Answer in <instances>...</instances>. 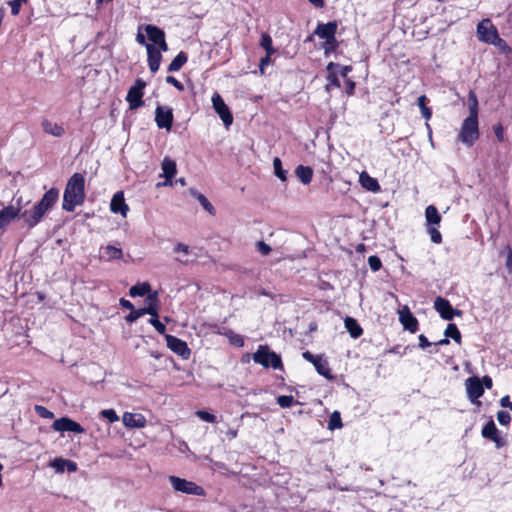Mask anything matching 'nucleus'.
Listing matches in <instances>:
<instances>
[{
  "label": "nucleus",
  "mask_w": 512,
  "mask_h": 512,
  "mask_svg": "<svg viewBox=\"0 0 512 512\" xmlns=\"http://www.w3.org/2000/svg\"><path fill=\"white\" fill-rule=\"evenodd\" d=\"M149 323L156 329L158 333H165L166 327L162 322L159 321L158 316H151Z\"/></svg>",
  "instance_id": "obj_46"
},
{
  "label": "nucleus",
  "mask_w": 512,
  "mask_h": 512,
  "mask_svg": "<svg viewBox=\"0 0 512 512\" xmlns=\"http://www.w3.org/2000/svg\"><path fill=\"white\" fill-rule=\"evenodd\" d=\"M295 174L303 184L307 185L312 180L313 170L308 166L299 165L295 169Z\"/></svg>",
  "instance_id": "obj_30"
},
{
  "label": "nucleus",
  "mask_w": 512,
  "mask_h": 512,
  "mask_svg": "<svg viewBox=\"0 0 512 512\" xmlns=\"http://www.w3.org/2000/svg\"><path fill=\"white\" fill-rule=\"evenodd\" d=\"M506 268L511 273L512 272V249L510 247L507 248V258H506Z\"/></svg>",
  "instance_id": "obj_58"
},
{
  "label": "nucleus",
  "mask_w": 512,
  "mask_h": 512,
  "mask_svg": "<svg viewBox=\"0 0 512 512\" xmlns=\"http://www.w3.org/2000/svg\"><path fill=\"white\" fill-rule=\"evenodd\" d=\"M52 428L58 432H74L77 434L85 432V429L79 423L68 417H61L55 420Z\"/></svg>",
  "instance_id": "obj_14"
},
{
  "label": "nucleus",
  "mask_w": 512,
  "mask_h": 512,
  "mask_svg": "<svg viewBox=\"0 0 512 512\" xmlns=\"http://www.w3.org/2000/svg\"><path fill=\"white\" fill-rule=\"evenodd\" d=\"M59 198V190L56 188H51L48 190L41 200L37 202L41 207L49 211L58 201Z\"/></svg>",
  "instance_id": "obj_24"
},
{
  "label": "nucleus",
  "mask_w": 512,
  "mask_h": 512,
  "mask_svg": "<svg viewBox=\"0 0 512 512\" xmlns=\"http://www.w3.org/2000/svg\"><path fill=\"white\" fill-rule=\"evenodd\" d=\"M444 336L447 338H452L456 343H461V333L457 326L453 323L447 325Z\"/></svg>",
  "instance_id": "obj_35"
},
{
  "label": "nucleus",
  "mask_w": 512,
  "mask_h": 512,
  "mask_svg": "<svg viewBox=\"0 0 512 512\" xmlns=\"http://www.w3.org/2000/svg\"><path fill=\"white\" fill-rule=\"evenodd\" d=\"M253 360L265 368L271 367L276 370L283 367L281 357L271 351L266 345L258 347L257 351L253 354Z\"/></svg>",
  "instance_id": "obj_3"
},
{
  "label": "nucleus",
  "mask_w": 512,
  "mask_h": 512,
  "mask_svg": "<svg viewBox=\"0 0 512 512\" xmlns=\"http://www.w3.org/2000/svg\"><path fill=\"white\" fill-rule=\"evenodd\" d=\"M155 122L160 129L170 130L173 124L172 109L163 106H157L155 110Z\"/></svg>",
  "instance_id": "obj_15"
},
{
  "label": "nucleus",
  "mask_w": 512,
  "mask_h": 512,
  "mask_svg": "<svg viewBox=\"0 0 512 512\" xmlns=\"http://www.w3.org/2000/svg\"><path fill=\"white\" fill-rule=\"evenodd\" d=\"M131 312L125 317V320L128 322V323H133L135 322L138 318L144 316V314L142 313V310L141 309H133V310H130Z\"/></svg>",
  "instance_id": "obj_50"
},
{
  "label": "nucleus",
  "mask_w": 512,
  "mask_h": 512,
  "mask_svg": "<svg viewBox=\"0 0 512 512\" xmlns=\"http://www.w3.org/2000/svg\"><path fill=\"white\" fill-rule=\"evenodd\" d=\"M101 417L107 419L110 423H114L119 420L118 415L113 409H105L100 412Z\"/></svg>",
  "instance_id": "obj_45"
},
{
  "label": "nucleus",
  "mask_w": 512,
  "mask_h": 512,
  "mask_svg": "<svg viewBox=\"0 0 512 512\" xmlns=\"http://www.w3.org/2000/svg\"><path fill=\"white\" fill-rule=\"evenodd\" d=\"M188 57L186 53L183 51L179 52L178 55L171 61V63L168 66L169 72H177L179 71L183 65L187 62Z\"/></svg>",
  "instance_id": "obj_32"
},
{
  "label": "nucleus",
  "mask_w": 512,
  "mask_h": 512,
  "mask_svg": "<svg viewBox=\"0 0 512 512\" xmlns=\"http://www.w3.org/2000/svg\"><path fill=\"white\" fill-rule=\"evenodd\" d=\"M336 69H338L339 71V74L343 77V78H347L348 74L351 72L352 70V67L351 66H340L338 65V67H336Z\"/></svg>",
  "instance_id": "obj_59"
},
{
  "label": "nucleus",
  "mask_w": 512,
  "mask_h": 512,
  "mask_svg": "<svg viewBox=\"0 0 512 512\" xmlns=\"http://www.w3.org/2000/svg\"><path fill=\"white\" fill-rule=\"evenodd\" d=\"M481 434L482 437L493 441L497 448H502L507 445L506 439L499 435V430L493 420L487 422L483 427Z\"/></svg>",
  "instance_id": "obj_16"
},
{
  "label": "nucleus",
  "mask_w": 512,
  "mask_h": 512,
  "mask_svg": "<svg viewBox=\"0 0 512 512\" xmlns=\"http://www.w3.org/2000/svg\"><path fill=\"white\" fill-rule=\"evenodd\" d=\"M123 424L129 428H143L146 425V419L142 414L125 412L122 417Z\"/></svg>",
  "instance_id": "obj_23"
},
{
  "label": "nucleus",
  "mask_w": 512,
  "mask_h": 512,
  "mask_svg": "<svg viewBox=\"0 0 512 512\" xmlns=\"http://www.w3.org/2000/svg\"><path fill=\"white\" fill-rule=\"evenodd\" d=\"M344 325L350 336L354 339L359 338L363 334V329L358 324V322L352 317H346L344 320Z\"/></svg>",
  "instance_id": "obj_29"
},
{
  "label": "nucleus",
  "mask_w": 512,
  "mask_h": 512,
  "mask_svg": "<svg viewBox=\"0 0 512 512\" xmlns=\"http://www.w3.org/2000/svg\"><path fill=\"white\" fill-rule=\"evenodd\" d=\"M105 254L109 260L120 259L123 255L122 250L114 246H107L105 248Z\"/></svg>",
  "instance_id": "obj_41"
},
{
  "label": "nucleus",
  "mask_w": 512,
  "mask_h": 512,
  "mask_svg": "<svg viewBox=\"0 0 512 512\" xmlns=\"http://www.w3.org/2000/svg\"><path fill=\"white\" fill-rule=\"evenodd\" d=\"M491 44L498 47L499 50L506 55H509L512 52V49L510 48V46L507 44V42L504 39H502L499 36V34H497L496 39H493V42H491Z\"/></svg>",
  "instance_id": "obj_38"
},
{
  "label": "nucleus",
  "mask_w": 512,
  "mask_h": 512,
  "mask_svg": "<svg viewBox=\"0 0 512 512\" xmlns=\"http://www.w3.org/2000/svg\"><path fill=\"white\" fill-rule=\"evenodd\" d=\"M497 34L498 31L492 24L490 19H483L481 22L478 23L477 36L480 41L491 44V42H493V39H496Z\"/></svg>",
  "instance_id": "obj_10"
},
{
  "label": "nucleus",
  "mask_w": 512,
  "mask_h": 512,
  "mask_svg": "<svg viewBox=\"0 0 512 512\" xmlns=\"http://www.w3.org/2000/svg\"><path fill=\"white\" fill-rule=\"evenodd\" d=\"M426 101H427L426 96L421 95L418 98V106L421 110V114H422L423 118H425L426 120H429L432 116V113H431V110L426 106Z\"/></svg>",
  "instance_id": "obj_39"
},
{
  "label": "nucleus",
  "mask_w": 512,
  "mask_h": 512,
  "mask_svg": "<svg viewBox=\"0 0 512 512\" xmlns=\"http://www.w3.org/2000/svg\"><path fill=\"white\" fill-rule=\"evenodd\" d=\"M145 87L146 82L143 79L138 78L136 79L134 85L131 86L130 89L128 90V93L126 95V101L128 102L129 108L131 110L138 109L144 104L142 97L144 95Z\"/></svg>",
  "instance_id": "obj_6"
},
{
  "label": "nucleus",
  "mask_w": 512,
  "mask_h": 512,
  "mask_svg": "<svg viewBox=\"0 0 512 512\" xmlns=\"http://www.w3.org/2000/svg\"><path fill=\"white\" fill-rule=\"evenodd\" d=\"M167 347L182 359L187 360L190 357L191 351L187 343L173 335L165 336Z\"/></svg>",
  "instance_id": "obj_11"
},
{
  "label": "nucleus",
  "mask_w": 512,
  "mask_h": 512,
  "mask_svg": "<svg viewBox=\"0 0 512 512\" xmlns=\"http://www.w3.org/2000/svg\"><path fill=\"white\" fill-rule=\"evenodd\" d=\"M157 45H158L157 49L160 50V53L168 51V44H167L165 38H163Z\"/></svg>",
  "instance_id": "obj_63"
},
{
  "label": "nucleus",
  "mask_w": 512,
  "mask_h": 512,
  "mask_svg": "<svg viewBox=\"0 0 512 512\" xmlns=\"http://www.w3.org/2000/svg\"><path fill=\"white\" fill-rule=\"evenodd\" d=\"M41 126L45 133L54 137H62L65 133V129L61 125L48 119H44L41 123Z\"/></svg>",
  "instance_id": "obj_27"
},
{
  "label": "nucleus",
  "mask_w": 512,
  "mask_h": 512,
  "mask_svg": "<svg viewBox=\"0 0 512 512\" xmlns=\"http://www.w3.org/2000/svg\"><path fill=\"white\" fill-rule=\"evenodd\" d=\"M169 482L177 492L196 496H203L205 494L204 489L195 482L177 476H169Z\"/></svg>",
  "instance_id": "obj_5"
},
{
  "label": "nucleus",
  "mask_w": 512,
  "mask_h": 512,
  "mask_svg": "<svg viewBox=\"0 0 512 512\" xmlns=\"http://www.w3.org/2000/svg\"><path fill=\"white\" fill-rule=\"evenodd\" d=\"M61 462H65V459L56 458L52 463V467L55 468L57 472H64L65 470L66 464Z\"/></svg>",
  "instance_id": "obj_53"
},
{
  "label": "nucleus",
  "mask_w": 512,
  "mask_h": 512,
  "mask_svg": "<svg viewBox=\"0 0 512 512\" xmlns=\"http://www.w3.org/2000/svg\"><path fill=\"white\" fill-rule=\"evenodd\" d=\"M341 427H342V421H341L340 413L338 411H334L329 418L328 428L330 430H335V429H339Z\"/></svg>",
  "instance_id": "obj_40"
},
{
  "label": "nucleus",
  "mask_w": 512,
  "mask_h": 512,
  "mask_svg": "<svg viewBox=\"0 0 512 512\" xmlns=\"http://www.w3.org/2000/svg\"><path fill=\"white\" fill-rule=\"evenodd\" d=\"M174 252L182 254V257H178L176 259L177 261H179L180 263H183V264H187L188 263L187 256L190 254V248H189L188 245H185L183 243H178L174 247Z\"/></svg>",
  "instance_id": "obj_36"
},
{
  "label": "nucleus",
  "mask_w": 512,
  "mask_h": 512,
  "mask_svg": "<svg viewBox=\"0 0 512 512\" xmlns=\"http://www.w3.org/2000/svg\"><path fill=\"white\" fill-rule=\"evenodd\" d=\"M336 67H338V64H335L333 62H330L327 65V70L329 72L328 76H327V80H328L327 88H329L330 86L340 87V81H339L337 73L335 71Z\"/></svg>",
  "instance_id": "obj_33"
},
{
  "label": "nucleus",
  "mask_w": 512,
  "mask_h": 512,
  "mask_svg": "<svg viewBox=\"0 0 512 512\" xmlns=\"http://www.w3.org/2000/svg\"><path fill=\"white\" fill-rule=\"evenodd\" d=\"M425 220L431 241L435 244H440L442 242V235L436 226L441 222V215L435 206L429 205L426 207Z\"/></svg>",
  "instance_id": "obj_4"
},
{
  "label": "nucleus",
  "mask_w": 512,
  "mask_h": 512,
  "mask_svg": "<svg viewBox=\"0 0 512 512\" xmlns=\"http://www.w3.org/2000/svg\"><path fill=\"white\" fill-rule=\"evenodd\" d=\"M497 420L501 425H508L511 421V416L509 412L505 410H500L497 413Z\"/></svg>",
  "instance_id": "obj_49"
},
{
  "label": "nucleus",
  "mask_w": 512,
  "mask_h": 512,
  "mask_svg": "<svg viewBox=\"0 0 512 512\" xmlns=\"http://www.w3.org/2000/svg\"><path fill=\"white\" fill-rule=\"evenodd\" d=\"M338 24L336 21L328 23H319L315 29V34L320 38L324 39L327 46L334 47L336 44V32Z\"/></svg>",
  "instance_id": "obj_8"
},
{
  "label": "nucleus",
  "mask_w": 512,
  "mask_h": 512,
  "mask_svg": "<svg viewBox=\"0 0 512 512\" xmlns=\"http://www.w3.org/2000/svg\"><path fill=\"white\" fill-rule=\"evenodd\" d=\"M166 82L173 85L179 91L184 90V85L173 76H167Z\"/></svg>",
  "instance_id": "obj_54"
},
{
  "label": "nucleus",
  "mask_w": 512,
  "mask_h": 512,
  "mask_svg": "<svg viewBox=\"0 0 512 512\" xmlns=\"http://www.w3.org/2000/svg\"><path fill=\"white\" fill-rule=\"evenodd\" d=\"M26 2H27V0H12V1H10L9 5L11 6V13L13 15L19 14L21 5Z\"/></svg>",
  "instance_id": "obj_51"
},
{
  "label": "nucleus",
  "mask_w": 512,
  "mask_h": 512,
  "mask_svg": "<svg viewBox=\"0 0 512 512\" xmlns=\"http://www.w3.org/2000/svg\"><path fill=\"white\" fill-rule=\"evenodd\" d=\"M465 386L468 398L472 403H475L484 393L483 384L476 376L468 378Z\"/></svg>",
  "instance_id": "obj_17"
},
{
  "label": "nucleus",
  "mask_w": 512,
  "mask_h": 512,
  "mask_svg": "<svg viewBox=\"0 0 512 512\" xmlns=\"http://www.w3.org/2000/svg\"><path fill=\"white\" fill-rule=\"evenodd\" d=\"M147 56H148V66L151 73H156L159 70L160 63L162 60V55L160 50H158L155 45H147Z\"/></svg>",
  "instance_id": "obj_22"
},
{
  "label": "nucleus",
  "mask_w": 512,
  "mask_h": 512,
  "mask_svg": "<svg viewBox=\"0 0 512 512\" xmlns=\"http://www.w3.org/2000/svg\"><path fill=\"white\" fill-rule=\"evenodd\" d=\"M418 340L419 347L422 349H426L427 347H430L432 345V343L423 334L419 335Z\"/></svg>",
  "instance_id": "obj_56"
},
{
  "label": "nucleus",
  "mask_w": 512,
  "mask_h": 512,
  "mask_svg": "<svg viewBox=\"0 0 512 512\" xmlns=\"http://www.w3.org/2000/svg\"><path fill=\"white\" fill-rule=\"evenodd\" d=\"M231 334H232V336L230 337V341H231L234 345H236V346H238V347H242V346L244 345V340H243V338H242L240 335L233 334L232 332H231Z\"/></svg>",
  "instance_id": "obj_55"
},
{
  "label": "nucleus",
  "mask_w": 512,
  "mask_h": 512,
  "mask_svg": "<svg viewBox=\"0 0 512 512\" xmlns=\"http://www.w3.org/2000/svg\"><path fill=\"white\" fill-rule=\"evenodd\" d=\"M213 108L215 112L219 115L221 120L223 121L226 127H229L233 122V116L225 104L223 98L218 93H214L211 98Z\"/></svg>",
  "instance_id": "obj_9"
},
{
  "label": "nucleus",
  "mask_w": 512,
  "mask_h": 512,
  "mask_svg": "<svg viewBox=\"0 0 512 512\" xmlns=\"http://www.w3.org/2000/svg\"><path fill=\"white\" fill-rule=\"evenodd\" d=\"M256 247L258 252L262 255H268L269 252L271 251L270 246L263 241L257 242Z\"/></svg>",
  "instance_id": "obj_52"
},
{
  "label": "nucleus",
  "mask_w": 512,
  "mask_h": 512,
  "mask_svg": "<svg viewBox=\"0 0 512 512\" xmlns=\"http://www.w3.org/2000/svg\"><path fill=\"white\" fill-rule=\"evenodd\" d=\"M119 303L125 309H128V310L134 309V305L129 300H126L125 298H121Z\"/></svg>",
  "instance_id": "obj_61"
},
{
  "label": "nucleus",
  "mask_w": 512,
  "mask_h": 512,
  "mask_svg": "<svg viewBox=\"0 0 512 512\" xmlns=\"http://www.w3.org/2000/svg\"><path fill=\"white\" fill-rule=\"evenodd\" d=\"M276 401L281 408H289L294 403V397L291 395H281L277 397Z\"/></svg>",
  "instance_id": "obj_42"
},
{
  "label": "nucleus",
  "mask_w": 512,
  "mask_h": 512,
  "mask_svg": "<svg viewBox=\"0 0 512 512\" xmlns=\"http://www.w3.org/2000/svg\"><path fill=\"white\" fill-rule=\"evenodd\" d=\"M196 416L199 417L201 420L206 421L208 423L216 422V416L207 411L198 410L196 412Z\"/></svg>",
  "instance_id": "obj_48"
},
{
  "label": "nucleus",
  "mask_w": 512,
  "mask_h": 512,
  "mask_svg": "<svg viewBox=\"0 0 512 512\" xmlns=\"http://www.w3.org/2000/svg\"><path fill=\"white\" fill-rule=\"evenodd\" d=\"M273 168H274V174L281 180L286 181L287 180V172L282 168V162L280 158L275 157L273 160Z\"/></svg>",
  "instance_id": "obj_37"
},
{
  "label": "nucleus",
  "mask_w": 512,
  "mask_h": 512,
  "mask_svg": "<svg viewBox=\"0 0 512 512\" xmlns=\"http://www.w3.org/2000/svg\"><path fill=\"white\" fill-rule=\"evenodd\" d=\"M161 168L163 171L161 176L165 178V181L162 183V186H172V179L177 173L176 162L169 157H165L162 161ZM157 186H161V183H158Z\"/></svg>",
  "instance_id": "obj_18"
},
{
  "label": "nucleus",
  "mask_w": 512,
  "mask_h": 512,
  "mask_svg": "<svg viewBox=\"0 0 512 512\" xmlns=\"http://www.w3.org/2000/svg\"><path fill=\"white\" fill-rule=\"evenodd\" d=\"M434 308L444 320H452L454 316L462 314V311L454 309L450 302L442 297L435 299Z\"/></svg>",
  "instance_id": "obj_13"
},
{
  "label": "nucleus",
  "mask_w": 512,
  "mask_h": 512,
  "mask_svg": "<svg viewBox=\"0 0 512 512\" xmlns=\"http://www.w3.org/2000/svg\"><path fill=\"white\" fill-rule=\"evenodd\" d=\"M34 410L40 417L44 419H52L54 417V413L44 406L35 405Z\"/></svg>",
  "instance_id": "obj_44"
},
{
  "label": "nucleus",
  "mask_w": 512,
  "mask_h": 512,
  "mask_svg": "<svg viewBox=\"0 0 512 512\" xmlns=\"http://www.w3.org/2000/svg\"><path fill=\"white\" fill-rule=\"evenodd\" d=\"M47 212L48 211L46 209H44L38 203H36L32 207V209L25 210L21 214V217H22V219H23V221H24V223L26 224L27 227L33 228L42 220V218L44 217V215Z\"/></svg>",
  "instance_id": "obj_12"
},
{
  "label": "nucleus",
  "mask_w": 512,
  "mask_h": 512,
  "mask_svg": "<svg viewBox=\"0 0 512 512\" xmlns=\"http://www.w3.org/2000/svg\"><path fill=\"white\" fill-rule=\"evenodd\" d=\"M136 41L138 42V44L144 45L146 48H147V45H152L151 43L146 42V38L141 32L137 33Z\"/></svg>",
  "instance_id": "obj_60"
},
{
  "label": "nucleus",
  "mask_w": 512,
  "mask_h": 512,
  "mask_svg": "<svg viewBox=\"0 0 512 512\" xmlns=\"http://www.w3.org/2000/svg\"><path fill=\"white\" fill-rule=\"evenodd\" d=\"M494 133L499 141L502 142L504 140V130L501 124L494 126Z\"/></svg>",
  "instance_id": "obj_57"
},
{
  "label": "nucleus",
  "mask_w": 512,
  "mask_h": 512,
  "mask_svg": "<svg viewBox=\"0 0 512 512\" xmlns=\"http://www.w3.org/2000/svg\"><path fill=\"white\" fill-rule=\"evenodd\" d=\"M85 200V178L81 173H74L67 181L62 208L73 212L76 206L82 205Z\"/></svg>",
  "instance_id": "obj_1"
},
{
  "label": "nucleus",
  "mask_w": 512,
  "mask_h": 512,
  "mask_svg": "<svg viewBox=\"0 0 512 512\" xmlns=\"http://www.w3.org/2000/svg\"><path fill=\"white\" fill-rule=\"evenodd\" d=\"M399 321L404 329L411 333H415L418 330V320L407 306L399 310Z\"/></svg>",
  "instance_id": "obj_19"
},
{
  "label": "nucleus",
  "mask_w": 512,
  "mask_h": 512,
  "mask_svg": "<svg viewBox=\"0 0 512 512\" xmlns=\"http://www.w3.org/2000/svg\"><path fill=\"white\" fill-rule=\"evenodd\" d=\"M479 138L478 102L474 94H470L469 116L466 117L458 133V140L471 147Z\"/></svg>",
  "instance_id": "obj_2"
},
{
  "label": "nucleus",
  "mask_w": 512,
  "mask_h": 512,
  "mask_svg": "<svg viewBox=\"0 0 512 512\" xmlns=\"http://www.w3.org/2000/svg\"><path fill=\"white\" fill-rule=\"evenodd\" d=\"M64 463L66 464L65 468H67L69 472H75L77 470V464L75 462L65 459Z\"/></svg>",
  "instance_id": "obj_62"
},
{
  "label": "nucleus",
  "mask_w": 512,
  "mask_h": 512,
  "mask_svg": "<svg viewBox=\"0 0 512 512\" xmlns=\"http://www.w3.org/2000/svg\"><path fill=\"white\" fill-rule=\"evenodd\" d=\"M21 209L14 205H8L0 210V229L7 227L16 217L19 216Z\"/></svg>",
  "instance_id": "obj_20"
},
{
  "label": "nucleus",
  "mask_w": 512,
  "mask_h": 512,
  "mask_svg": "<svg viewBox=\"0 0 512 512\" xmlns=\"http://www.w3.org/2000/svg\"><path fill=\"white\" fill-rule=\"evenodd\" d=\"M511 403H512V402L510 401V398H509V396H508V395H506V396H504V397H502V398L500 399V405H501L502 407H509V408L511 409Z\"/></svg>",
  "instance_id": "obj_64"
},
{
  "label": "nucleus",
  "mask_w": 512,
  "mask_h": 512,
  "mask_svg": "<svg viewBox=\"0 0 512 512\" xmlns=\"http://www.w3.org/2000/svg\"><path fill=\"white\" fill-rule=\"evenodd\" d=\"M110 210L113 213H119L123 217H126L129 207L125 203L124 194L122 191H118L113 195L110 203Z\"/></svg>",
  "instance_id": "obj_21"
},
{
  "label": "nucleus",
  "mask_w": 512,
  "mask_h": 512,
  "mask_svg": "<svg viewBox=\"0 0 512 512\" xmlns=\"http://www.w3.org/2000/svg\"><path fill=\"white\" fill-rule=\"evenodd\" d=\"M144 29L148 39L153 43V45H157L163 38H165L164 31L155 25L148 24Z\"/></svg>",
  "instance_id": "obj_28"
},
{
  "label": "nucleus",
  "mask_w": 512,
  "mask_h": 512,
  "mask_svg": "<svg viewBox=\"0 0 512 512\" xmlns=\"http://www.w3.org/2000/svg\"><path fill=\"white\" fill-rule=\"evenodd\" d=\"M150 288H151L150 284L147 282L136 284L130 288L129 295L131 297H137V296L142 297V296L146 295L147 293H149Z\"/></svg>",
  "instance_id": "obj_34"
},
{
  "label": "nucleus",
  "mask_w": 512,
  "mask_h": 512,
  "mask_svg": "<svg viewBox=\"0 0 512 512\" xmlns=\"http://www.w3.org/2000/svg\"><path fill=\"white\" fill-rule=\"evenodd\" d=\"M260 44L265 49L267 54H272L274 52L272 47V38L268 34L262 35Z\"/></svg>",
  "instance_id": "obj_43"
},
{
  "label": "nucleus",
  "mask_w": 512,
  "mask_h": 512,
  "mask_svg": "<svg viewBox=\"0 0 512 512\" xmlns=\"http://www.w3.org/2000/svg\"><path fill=\"white\" fill-rule=\"evenodd\" d=\"M368 264L372 271L376 272L382 267L380 258L376 255H372L368 258Z\"/></svg>",
  "instance_id": "obj_47"
},
{
  "label": "nucleus",
  "mask_w": 512,
  "mask_h": 512,
  "mask_svg": "<svg viewBox=\"0 0 512 512\" xmlns=\"http://www.w3.org/2000/svg\"><path fill=\"white\" fill-rule=\"evenodd\" d=\"M190 193L194 196L201 206L211 215H215L216 211L213 205L209 202V200L201 193L197 192L195 189H190Z\"/></svg>",
  "instance_id": "obj_31"
},
{
  "label": "nucleus",
  "mask_w": 512,
  "mask_h": 512,
  "mask_svg": "<svg viewBox=\"0 0 512 512\" xmlns=\"http://www.w3.org/2000/svg\"><path fill=\"white\" fill-rule=\"evenodd\" d=\"M302 356L305 360L313 364L318 374L328 380L333 379V375L331 374V370L329 368V363L327 359L322 355H314L309 351H305L303 352Z\"/></svg>",
  "instance_id": "obj_7"
},
{
  "label": "nucleus",
  "mask_w": 512,
  "mask_h": 512,
  "mask_svg": "<svg viewBox=\"0 0 512 512\" xmlns=\"http://www.w3.org/2000/svg\"><path fill=\"white\" fill-rule=\"evenodd\" d=\"M359 181L362 187L368 191L376 193L379 192L381 189L378 181L375 178L371 177L367 172H362L360 174Z\"/></svg>",
  "instance_id": "obj_26"
},
{
  "label": "nucleus",
  "mask_w": 512,
  "mask_h": 512,
  "mask_svg": "<svg viewBox=\"0 0 512 512\" xmlns=\"http://www.w3.org/2000/svg\"><path fill=\"white\" fill-rule=\"evenodd\" d=\"M146 306L144 308H140L144 315L149 314L151 316H158L159 310V299L157 293L154 292L152 294H148L146 300Z\"/></svg>",
  "instance_id": "obj_25"
}]
</instances>
